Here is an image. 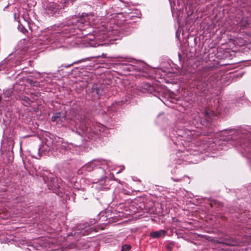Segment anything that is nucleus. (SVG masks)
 Returning a JSON list of instances; mask_svg holds the SVG:
<instances>
[{
	"instance_id": "f257e3e1",
	"label": "nucleus",
	"mask_w": 251,
	"mask_h": 251,
	"mask_svg": "<svg viewBox=\"0 0 251 251\" xmlns=\"http://www.w3.org/2000/svg\"><path fill=\"white\" fill-rule=\"evenodd\" d=\"M66 120V117L65 114L63 113H56L54 114L51 117V121L55 123L56 125L58 126H63Z\"/></svg>"
},
{
	"instance_id": "6e6552de",
	"label": "nucleus",
	"mask_w": 251,
	"mask_h": 251,
	"mask_svg": "<svg viewBox=\"0 0 251 251\" xmlns=\"http://www.w3.org/2000/svg\"><path fill=\"white\" fill-rule=\"evenodd\" d=\"M100 57V55H99V56H96V57H95V58H99V57Z\"/></svg>"
},
{
	"instance_id": "0eeeda50",
	"label": "nucleus",
	"mask_w": 251,
	"mask_h": 251,
	"mask_svg": "<svg viewBox=\"0 0 251 251\" xmlns=\"http://www.w3.org/2000/svg\"><path fill=\"white\" fill-rule=\"evenodd\" d=\"M105 57V55L104 54H103H103L101 55V57H102V58H104Z\"/></svg>"
},
{
	"instance_id": "1a4fd4ad",
	"label": "nucleus",
	"mask_w": 251,
	"mask_h": 251,
	"mask_svg": "<svg viewBox=\"0 0 251 251\" xmlns=\"http://www.w3.org/2000/svg\"><path fill=\"white\" fill-rule=\"evenodd\" d=\"M1 100H2V97H1V96H0V102L1 101Z\"/></svg>"
},
{
	"instance_id": "7ed1b4c3",
	"label": "nucleus",
	"mask_w": 251,
	"mask_h": 251,
	"mask_svg": "<svg viewBox=\"0 0 251 251\" xmlns=\"http://www.w3.org/2000/svg\"><path fill=\"white\" fill-rule=\"evenodd\" d=\"M209 204L211 207L217 206L218 207H221L223 206V204L222 202L216 200H212Z\"/></svg>"
},
{
	"instance_id": "39448f33",
	"label": "nucleus",
	"mask_w": 251,
	"mask_h": 251,
	"mask_svg": "<svg viewBox=\"0 0 251 251\" xmlns=\"http://www.w3.org/2000/svg\"><path fill=\"white\" fill-rule=\"evenodd\" d=\"M224 144H227V145H231L235 146H237L238 144V143H237L235 141H233L232 139L230 140L229 138H228L227 141L226 142H225Z\"/></svg>"
},
{
	"instance_id": "423d86ee",
	"label": "nucleus",
	"mask_w": 251,
	"mask_h": 251,
	"mask_svg": "<svg viewBox=\"0 0 251 251\" xmlns=\"http://www.w3.org/2000/svg\"><path fill=\"white\" fill-rule=\"evenodd\" d=\"M131 249V246L129 245L126 244L122 246L121 251H128Z\"/></svg>"
},
{
	"instance_id": "f03ea898",
	"label": "nucleus",
	"mask_w": 251,
	"mask_h": 251,
	"mask_svg": "<svg viewBox=\"0 0 251 251\" xmlns=\"http://www.w3.org/2000/svg\"><path fill=\"white\" fill-rule=\"evenodd\" d=\"M166 231L160 230L157 231H152L150 233V236L153 238H158L161 236H164L166 234Z\"/></svg>"
},
{
	"instance_id": "20e7f679",
	"label": "nucleus",
	"mask_w": 251,
	"mask_h": 251,
	"mask_svg": "<svg viewBox=\"0 0 251 251\" xmlns=\"http://www.w3.org/2000/svg\"><path fill=\"white\" fill-rule=\"evenodd\" d=\"M175 245V243L173 241L169 242L165 246V248L169 251H172L173 250L174 247Z\"/></svg>"
}]
</instances>
